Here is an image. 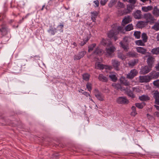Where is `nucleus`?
<instances>
[{
  "label": "nucleus",
  "mask_w": 159,
  "mask_h": 159,
  "mask_svg": "<svg viewBox=\"0 0 159 159\" xmlns=\"http://www.w3.org/2000/svg\"><path fill=\"white\" fill-rule=\"evenodd\" d=\"M132 111L131 113V116H135L137 114V112L136 110V107L134 106H132L131 107Z\"/></svg>",
  "instance_id": "obj_40"
},
{
  "label": "nucleus",
  "mask_w": 159,
  "mask_h": 159,
  "mask_svg": "<svg viewBox=\"0 0 159 159\" xmlns=\"http://www.w3.org/2000/svg\"><path fill=\"white\" fill-rule=\"evenodd\" d=\"M153 84L154 86L157 88H159V80H157L153 81Z\"/></svg>",
  "instance_id": "obj_50"
},
{
  "label": "nucleus",
  "mask_w": 159,
  "mask_h": 159,
  "mask_svg": "<svg viewBox=\"0 0 159 159\" xmlns=\"http://www.w3.org/2000/svg\"><path fill=\"white\" fill-rule=\"evenodd\" d=\"M86 52L85 51H83L79 52L77 55H75L74 56V60H78L80 59L86 54Z\"/></svg>",
  "instance_id": "obj_8"
},
{
  "label": "nucleus",
  "mask_w": 159,
  "mask_h": 159,
  "mask_svg": "<svg viewBox=\"0 0 159 159\" xmlns=\"http://www.w3.org/2000/svg\"><path fill=\"white\" fill-rule=\"evenodd\" d=\"M20 3L19 4H18L17 6L18 7H20L21 8H23L24 7V6L25 5V3Z\"/></svg>",
  "instance_id": "obj_56"
},
{
  "label": "nucleus",
  "mask_w": 159,
  "mask_h": 159,
  "mask_svg": "<svg viewBox=\"0 0 159 159\" xmlns=\"http://www.w3.org/2000/svg\"><path fill=\"white\" fill-rule=\"evenodd\" d=\"M125 7V5L123 3L119 1L116 5V7L118 9L123 8Z\"/></svg>",
  "instance_id": "obj_22"
},
{
  "label": "nucleus",
  "mask_w": 159,
  "mask_h": 159,
  "mask_svg": "<svg viewBox=\"0 0 159 159\" xmlns=\"http://www.w3.org/2000/svg\"><path fill=\"white\" fill-rule=\"evenodd\" d=\"M135 43L138 46H144L145 45V43L141 40H139L135 41Z\"/></svg>",
  "instance_id": "obj_33"
},
{
  "label": "nucleus",
  "mask_w": 159,
  "mask_h": 159,
  "mask_svg": "<svg viewBox=\"0 0 159 159\" xmlns=\"http://www.w3.org/2000/svg\"><path fill=\"white\" fill-rule=\"evenodd\" d=\"M117 102L120 104H127L129 102L128 100L125 98L123 97H119L116 100Z\"/></svg>",
  "instance_id": "obj_7"
},
{
  "label": "nucleus",
  "mask_w": 159,
  "mask_h": 159,
  "mask_svg": "<svg viewBox=\"0 0 159 159\" xmlns=\"http://www.w3.org/2000/svg\"><path fill=\"white\" fill-rule=\"evenodd\" d=\"M94 53L98 55H101L102 53V50L97 47L94 52Z\"/></svg>",
  "instance_id": "obj_38"
},
{
  "label": "nucleus",
  "mask_w": 159,
  "mask_h": 159,
  "mask_svg": "<svg viewBox=\"0 0 159 159\" xmlns=\"http://www.w3.org/2000/svg\"><path fill=\"white\" fill-rule=\"evenodd\" d=\"M98 79L99 80L103 82H107L108 80L107 78L102 74H100Z\"/></svg>",
  "instance_id": "obj_24"
},
{
  "label": "nucleus",
  "mask_w": 159,
  "mask_h": 159,
  "mask_svg": "<svg viewBox=\"0 0 159 159\" xmlns=\"http://www.w3.org/2000/svg\"><path fill=\"white\" fill-rule=\"evenodd\" d=\"M10 30L6 25H3L0 28V33L2 36H4L7 34L9 32Z\"/></svg>",
  "instance_id": "obj_6"
},
{
  "label": "nucleus",
  "mask_w": 159,
  "mask_h": 159,
  "mask_svg": "<svg viewBox=\"0 0 159 159\" xmlns=\"http://www.w3.org/2000/svg\"><path fill=\"white\" fill-rule=\"evenodd\" d=\"M146 104L144 102H142L141 103H135L136 106L139 109H142L145 106Z\"/></svg>",
  "instance_id": "obj_37"
},
{
  "label": "nucleus",
  "mask_w": 159,
  "mask_h": 159,
  "mask_svg": "<svg viewBox=\"0 0 159 159\" xmlns=\"http://www.w3.org/2000/svg\"><path fill=\"white\" fill-rule=\"evenodd\" d=\"M116 1L115 0H111L108 4V6L110 7H111L114 5L116 4Z\"/></svg>",
  "instance_id": "obj_51"
},
{
  "label": "nucleus",
  "mask_w": 159,
  "mask_h": 159,
  "mask_svg": "<svg viewBox=\"0 0 159 159\" xmlns=\"http://www.w3.org/2000/svg\"><path fill=\"white\" fill-rule=\"evenodd\" d=\"M129 56V57H138V54L135 52H129L128 53Z\"/></svg>",
  "instance_id": "obj_30"
},
{
  "label": "nucleus",
  "mask_w": 159,
  "mask_h": 159,
  "mask_svg": "<svg viewBox=\"0 0 159 159\" xmlns=\"http://www.w3.org/2000/svg\"><path fill=\"white\" fill-rule=\"evenodd\" d=\"M108 0H101L100 1V4L102 6H104L107 2Z\"/></svg>",
  "instance_id": "obj_54"
},
{
  "label": "nucleus",
  "mask_w": 159,
  "mask_h": 159,
  "mask_svg": "<svg viewBox=\"0 0 159 159\" xmlns=\"http://www.w3.org/2000/svg\"><path fill=\"white\" fill-rule=\"evenodd\" d=\"M153 9V7L149 6L147 7H143L142 8V10L144 12H147Z\"/></svg>",
  "instance_id": "obj_23"
},
{
  "label": "nucleus",
  "mask_w": 159,
  "mask_h": 159,
  "mask_svg": "<svg viewBox=\"0 0 159 159\" xmlns=\"http://www.w3.org/2000/svg\"><path fill=\"white\" fill-rule=\"evenodd\" d=\"M134 6L131 4L128 5L127 6L126 11L125 12V14L129 13L132 11Z\"/></svg>",
  "instance_id": "obj_26"
},
{
  "label": "nucleus",
  "mask_w": 159,
  "mask_h": 159,
  "mask_svg": "<svg viewBox=\"0 0 159 159\" xmlns=\"http://www.w3.org/2000/svg\"><path fill=\"white\" fill-rule=\"evenodd\" d=\"M119 57L122 60H124L125 58V57L124 56L119 55Z\"/></svg>",
  "instance_id": "obj_62"
},
{
  "label": "nucleus",
  "mask_w": 159,
  "mask_h": 159,
  "mask_svg": "<svg viewBox=\"0 0 159 159\" xmlns=\"http://www.w3.org/2000/svg\"><path fill=\"white\" fill-rule=\"evenodd\" d=\"M139 81L140 83L149 82L150 79L149 75L145 76H140L139 77Z\"/></svg>",
  "instance_id": "obj_5"
},
{
  "label": "nucleus",
  "mask_w": 159,
  "mask_h": 159,
  "mask_svg": "<svg viewBox=\"0 0 159 159\" xmlns=\"http://www.w3.org/2000/svg\"><path fill=\"white\" fill-rule=\"evenodd\" d=\"M136 49L138 52L142 54H145L147 51V50L146 49L140 47H137Z\"/></svg>",
  "instance_id": "obj_17"
},
{
  "label": "nucleus",
  "mask_w": 159,
  "mask_h": 159,
  "mask_svg": "<svg viewBox=\"0 0 159 159\" xmlns=\"http://www.w3.org/2000/svg\"><path fill=\"white\" fill-rule=\"evenodd\" d=\"M48 32L52 35H54L56 32V29L52 27H50L48 30Z\"/></svg>",
  "instance_id": "obj_35"
},
{
  "label": "nucleus",
  "mask_w": 159,
  "mask_h": 159,
  "mask_svg": "<svg viewBox=\"0 0 159 159\" xmlns=\"http://www.w3.org/2000/svg\"><path fill=\"white\" fill-rule=\"evenodd\" d=\"M154 114L157 117H159V112L157 111L155 112Z\"/></svg>",
  "instance_id": "obj_63"
},
{
  "label": "nucleus",
  "mask_w": 159,
  "mask_h": 159,
  "mask_svg": "<svg viewBox=\"0 0 159 159\" xmlns=\"http://www.w3.org/2000/svg\"><path fill=\"white\" fill-rule=\"evenodd\" d=\"M141 32L139 31H135L134 32V35L136 39H139L141 37Z\"/></svg>",
  "instance_id": "obj_36"
},
{
  "label": "nucleus",
  "mask_w": 159,
  "mask_h": 159,
  "mask_svg": "<svg viewBox=\"0 0 159 159\" xmlns=\"http://www.w3.org/2000/svg\"><path fill=\"white\" fill-rule=\"evenodd\" d=\"M152 29L156 31L159 30V23H156L154 25L152 26Z\"/></svg>",
  "instance_id": "obj_46"
},
{
  "label": "nucleus",
  "mask_w": 159,
  "mask_h": 159,
  "mask_svg": "<svg viewBox=\"0 0 159 159\" xmlns=\"http://www.w3.org/2000/svg\"><path fill=\"white\" fill-rule=\"evenodd\" d=\"M143 22L142 21L139 22L137 24V26L139 28H142L143 26Z\"/></svg>",
  "instance_id": "obj_53"
},
{
  "label": "nucleus",
  "mask_w": 159,
  "mask_h": 159,
  "mask_svg": "<svg viewBox=\"0 0 159 159\" xmlns=\"http://www.w3.org/2000/svg\"><path fill=\"white\" fill-rule=\"evenodd\" d=\"M64 27V23H60V24L58 25L57 28L58 29V30L61 31V32L63 31V28Z\"/></svg>",
  "instance_id": "obj_48"
},
{
  "label": "nucleus",
  "mask_w": 159,
  "mask_h": 159,
  "mask_svg": "<svg viewBox=\"0 0 159 159\" xmlns=\"http://www.w3.org/2000/svg\"><path fill=\"white\" fill-rule=\"evenodd\" d=\"M131 38L129 36H125L123 39V42L126 43H128L131 41Z\"/></svg>",
  "instance_id": "obj_43"
},
{
  "label": "nucleus",
  "mask_w": 159,
  "mask_h": 159,
  "mask_svg": "<svg viewBox=\"0 0 159 159\" xmlns=\"http://www.w3.org/2000/svg\"><path fill=\"white\" fill-rule=\"evenodd\" d=\"M126 93L130 97L133 98L135 97V95L133 93V92L129 90L128 89H127L126 90Z\"/></svg>",
  "instance_id": "obj_44"
},
{
  "label": "nucleus",
  "mask_w": 159,
  "mask_h": 159,
  "mask_svg": "<svg viewBox=\"0 0 159 159\" xmlns=\"http://www.w3.org/2000/svg\"><path fill=\"white\" fill-rule=\"evenodd\" d=\"M155 67L157 70L159 71V63L156 65Z\"/></svg>",
  "instance_id": "obj_61"
},
{
  "label": "nucleus",
  "mask_w": 159,
  "mask_h": 159,
  "mask_svg": "<svg viewBox=\"0 0 159 159\" xmlns=\"http://www.w3.org/2000/svg\"><path fill=\"white\" fill-rule=\"evenodd\" d=\"M151 52L153 54H159V47L155 48L152 49Z\"/></svg>",
  "instance_id": "obj_41"
},
{
  "label": "nucleus",
  "mask_w": 159,
  "mask_h": 159,
  "mask_svg": "<svg viewBox=\"0 0 159 159\" xmlns=\"http://www.w3.org/2000/svg\"><path fill=\"white\" fill-rule=\"evenodd\" d=\"M86 88L88 91H90L92 89V84L89 83H88L86 84Z\"/></svg>",
  "instance_id": "obj_52"
},
{
  "label": "nucleus",
  "mask_w": 159,
  "mask_h": 159,
  "mask_svg": "<svg viewBox=\"0 0 159 159\" xmlns=\"http://www.w3.org/2000/svg\"><path fill=\"white\" fill-rule=\"evenodd\" d=\"M83 94L84 95H85L86 97L90 96V95L89 94V93H88V92H84L83 93Z\"/></svg>",
  "instance_id": "obj_60"
},
{
  "label": "nucleus",
  "mask_w": 159,
  "mask_h": 159,
  "mask_svg": "<svg viewBox=\"0 0 159 159\" xmlns=\"http://www.w3.org/2000/svg\"><path fill=\"white\" fill-rule=\"evenodd\" d=\"M56 0H50L48 3L50 5H52L53 3H55Z\"/></svg>",
  "instance_id": "obj_59"
},
{
  "label": "nucleus",
  "mask_w": 159,
  "mask_h": 159,
  "mask_svg": "<svg viewBox=\"0 0 159 159\" xmlns=\"http://www.w3.org/2000/svg\"><path fill=\"white\" fill-rule=\"evenodd\" d=\"M149 76L150 80L156 79L159 77V72L152 71L149 74Z\"/></svg>",
  "instance_id": "obj_14"
},
{
  "label": "nucleus",
  "mask_w": 159,
  "mask_h": 159,
  "mask_svg": "<svg viewBox=\"0 0 159 159\" xmlns=\"http://www.w3.org/2000/svg\"><path fill=\"white\" fill-rule=\"evenodd\" d=\"M132 90L133 92H139V89L138 88L133 87L132 88Z\"/></svg>",
  "instance_id": "obj_57"
},
{
  "label": "nucleus",
  "mask_w": 159,
  "mask_h": 159,
  "mask_svg": "<svg viewBox=\"0 0 159 159\" xmlns=\"http://www.w3.org/2000/svg\"><path fill=\"white\" fill-rule=\"evenodd\" d=\"M152 12L153 15L156 17H159V9L157 6H155L153 8Z\"/></svg>",
  "instance_id": "obj_19"
},
{
  "label": "nucleus",
  "mask_w": 159,
  "mask_h": 159,
  "mask_svg": "<svg viewBox=\"0 0 159 159\" xmlns=\"http://www.w3.org/2000/svg\"><path fill=\"white\" fill-rule=\"evenodd\" d=\"M82 77L84 80L88 81L89 80L90 75L88 73H86L83 75Z\"/></svg>",
  "instance_id": "obj_31"
},
{
  "label": "nucleus",
  "mask_w": 159,
  "mask_h": 159,
  "mask_svg": "<svg viewBox=\"0 0 159 159\" xmlns=\"http://www.w3.org/2000/svg\"><path fill=\"white\" fill-rule=\"evenodd\" d=\"M94 3L95 4V5H94V6L95 7H97L99 6V2L98 0H96L93 1Z\"/></svg>",
  "instance_id": "obj_55"
},
{
  "label": "nucleus",
  "mask_w": 159,
  "mask_h": 159,
  "mask_svg": "<svg viewBox=\"0 0 159 159\" xmlns=\"http://www.w3.org/2000/svg\"><path fill=\"white\" fill-rule=\"evenodd\" d=\"M95 67L96 68L100 70H103L104 69L111 70L112 68V67L111 66L104 65L98 62L96 63Z\"/></svg>",
  "instance_id": "obj_3"
},
{
  "label": "nucleus",
  "mask_w": 159,
  "mask_h": 159,
  "mask_svg": "<svg viewBox=\"0 0 159 159\" xmlns=\"http://www.w3.org/2000/svg\"><path fill=\"white\" fill-rule=\"evenodd\" d=\"M119 34V32L116 30L112 29L110 31L108 34V36L109 38H111Z\"/></svg>",
  "instance_id": "obj_16"
},
{
  "label": "nucleus",
  "mask_w": 159,
  "mask_h": 159,
  "mask_svg": "<svg viewBox=\"0 0 159 159\" xmlns=\"http://www.w3.org/2000/svg\"><path fill=\"white\" fill-rule=\"evenodd\" d=\"M152 68L148 66H146L141 67L140 73L141 74H146L148 73L151 70Z\"/></svg>",
  "instance_id": "obj_4"
},
{
  "label": "nucleus",
  "mask_w": 159,
  "mask_h": 159,
  "mask_svg": "<svg viewBox=\"0 0 159 159\" xmlns=\"http://www.w3.org/2000/svg\"><path fill=\"white\" fill-rule=\"evenodd\" d=\"M90 34L87 35L85 38L84 39L83 41L81 42L80 43V45L81 46H83L89 40L90 38Z\"/></svg>",
  "instance_id": "obj_21"
},
{
  "label": "nucleus",
  "mask_w": 159,
  "mask_h": 159,
  "mask_svg": "<svg viewBox=\"0 0 159 159\" xmlns=\"http://www.w3.org/2000/svg\"><path fill=\"white\" fill-rule=\"evenodd\" d=\"M138 73V71L136 69L132 70L127 75V78L129 79H132Z\"/></svg>",
  "instance_id": "obj_9"
},
{
  "label": "nucleus",
  "mask_w": 159,
  "mask_h": 159,
  "mask_svg": "<svg viewBox=\"0 0 159 159\" xmlns=\"http://www.w3.org/2000/svg\"><path fill=\"white\" fill-rule=\"evenodd\" d=\"M109 77L111 79V80L113 82L116 81L117 78L116 75L114 74H111L109 75Z\"/></svg>",
  "instance_id": "obj_45"
},
{
  "label": "nucleus",
  "mask_w": 159,
  "mask_h": 159,
  "mask_svg": "<svg viewBox=\"0 0 159 159\" xmlns=\"http://www.w3.org/2000/svg\"><path fill=\"white\" fill-rule=\"evenodd\" d=\"M98 13L95 12H92L91 13V18L93 22H95L96 20V18L98 16Z\"/></svg>",
  "instance_id": "obj_28"
},
{
  "label": "nucleus",
  "mask_w": 159,
  "mask_h": 159,
  "mask_svg": "<svg viewBox=\"0 0 159 159\" xmlns=\"http://www.w3.org/2000/svg\"><path fill=\"white\" fill-rule=\"evenodd\" d=\"M111 64L116 70H120V62L117 60L115 59L112 60Z\"/></svg>",
  "instance_id": "obj_12"
},
{
  "label": "nucleus",
  "mask_w": 159,
  "mask_h": 159,
  "mask_svg": "<svg viewBox=\"0 0 159 159\" xmlns=\"http://www.w3.org/2000/svg\"><path fill=\"white\" fill-rule=\"evenodd\" d=\"M141 11L140 10H137L134 13L133 16L136 19H139L141 17Z\"/></svg>",
  "instance_id": "obj_20"
},
{
  "label": "nucleus",
  "mask_w": 159,
  "mask_h": 159,
  "mask_svg": "<svg viewBox=\"0 0 159 159\" xmlns=\"http://www.w3.org/2000/svg\"><path fill=\"white\" fill-rule=\"evenodd\" d=\"M141 38L142 39V40L144 43H145L147 42L148 39V37L146 33H142L141 35Z\"/></svg>",
  "instance_id": "obj_32"
},
{
  "label": "nucleus",
  "mask_w": 159,
  "mask_h": 159,
  "mask_svg": "<svg viewBox=\"0 0 159 159\" xmlns=\"http://www.w3.org/2000/svg\"><path fill=\"white\" fill-rule=\"evenodd\" d=\"M154 106L157 110L159 111V106H157L156 105H154Z\"/></svg>",
  "instance_id": "obj_64"
},
{
  "label": "nucleus",
  "mask_w": 159,
  "mask_h": 159,
  "mask_svg": "<svg viewBox=\"0 0 159 159\" xmlns=\"http://www.w3.org/2000/svg\"><path fill=\"white\" fill-rule=\"evenodd\" d=\"M129 2L131 3L134 4L136 3V0H129Z\"/></svg>",
  "instance_id": "obj_58"
},
{
  "label": "nucleus",
  "mask_w": 159,
  "mask_h": 159,
  "mask_svg": "<svg viewBox=\"0 0 159 159\" xmlns=\"http://www.w3.org/2000/svg\"><path fill=\"white\" fill-rule=\"evenodd\" d=\"M96 46V44L95 43L89 45L88 46V52H90L92 51Z\"/></svg>",
  "instance_id": "obj_39"
},
{
  "label": "nucleus",
  "mask_w": 159,
  "mask_h": 159,
  "mask_svg": "<svg viewBox=\"0 0 159 159\" xmlns=\"http://www.w3.org/2000/svg\"><path fill=\"white\" fill-rule=\"evenodd\" d=\"M154 61V58L152 56H149L148 57L146 62L148 66L152 68Z\"/></svg>",
  "instance_id": "obj_15"
},
{
  "label": "nucleus",
  "mask_w": 159,
  "mask_h": 159,
  "mask_svg": "<svg viewBox=\"0 0 159 159\" xmlns=\"http://www.w3.org/2000/svg\"><path fill=\"white\" fill-rule=\"evenodd\" d=\"M120 46L126 52L128 51L129 49L128 43H125L124 42L121 41L120 43Z\"/></svg>",
  "instance_id": "obj_18"
},
{
  "label": "nucleus",
  "mask_w": 159,
  "mask_h": 159,
  "mask_svg": "<svg viewBox=\"0 0 159 159\" xmlns=\"http://www.w3.org/2000/svg\"><path fill=\"white\" fill-rule=\"evenodd\" d=\"M144 17L146 19L147 23H153L156 20L151 13H148L144 14Z\"/></svg>",
  "instance_id": "obj_2"
},
{
  "label": "nucleus",
  "mask_w": 159,
  "mask_h": 159,
  "mask_svg": "<svg viewBox=\"0 0 159 159\" xmlns=\"http://www.w3.org/2000/svg\"><path fill=\"white\" fill-rule=\"evenodd\" d=\"M153 98L155 99V103L159 105V92L156 90L153 93Z\"/></svg>",
  "instance_id": "obj_13"
},
{
  "label": "nucleus",
  "mask_w": 159,
  "mask_h": 159,
  "mask_svg": "<svg viewBox=\"0 0 159 159\" xmlns=\"http://www.w3.org/2000/svg\"><path fill=\"white\" fill-rule=\"evenodd\" d=\"M120 82L121 83L126 86H129L130 85L129 82L127 80H125L124 77H121L120 79Z\"/></svg>",
  "instance_id": "obj_25"
},
{
  "label": "nucleus",
  "mask_w": 159,
  "mask_h": 159,
  "mask_svg": "<svg viewBox=\"0 0 159 159\" xmlns=\"http://www.w3.org/2000/svg\"><path fill=\"white\" fill-rule=\"evenodd\" d=\"M117 30H118V31H117L118 32H120L123 33V34L125 33V30L122 26H119L118 27Z\"/></svg>",
  "instance_id": "obj_47"
},
{
  "label": "nucleus",
  "mask_w": 159,
  "mask_h": 159,
  "mask_svg": "<svg viewBox=\"0 0 159 159\" xmlns=\"http://www.w3.org/2000/svg\"><path fill=\"white\" fill-rule=\"evenodd\" d=\"M111 43L110 42H109L108 40H106L105 39H103L102 40L101 42V44L103 45V46H106L107 45L108 46V43Z\"/></svg>",
  "instance_id": "obj_42"
},
{
  "label": "nucleus",
  "mask_w": 159,
  "mask_h": 159,
  "mask_svg": "<svg viewBox=\"0 0 159 159\" xmlns=\"http://www.w3.org/2000/svg\"><path fill=\"white\" fill-rule=\"evenodd\" d=\"M94 94L95 96L99 101H103L104 100V96L102 93L99 92L98 90H95Z\"/></svg>",
  "instance_id": "obj_11"
},
{
  "label": "nucleus",
  "mask_w": 159,
  "mask_h": 159,
  "mask_svg": "<svg viewBox=\"0 0 159 159\" xmlns=\"http://www.w3.org/2000/svg\"><path fill=\"white\" fill-rule=\"evenodd\" d=\"M138 62V60L137 59H135L130 61L129 62L128 64L129 66L133 67Z\"/></svg>",
  "instance_id": "obj_34"
},
{
  "label": "nucleus",
  "mask_w": 159,
  "mask_h": 159,
  "mask_svg": "<svg viewBox=\"0 0 159 159\" xmlns=\"http://www.w3.org/2000/svg\"><path fill=\"white\" fill-rule=\"evenodd\" d=\"M132 20V18L131 16H125L122 21V25L124 26L125 25L130 22Z\"/></svg>",
  "instance_id": "obj_10"
},
{
  "label": "nucleus",
  "mask_w": 159,
  "mask_h": 159,
  "mask_svg": "<svg viewBox=\"0 0 159 159\" xmlns=\"http://www.w3.org/2000/svg\"><path fill=\"white\" fill-rule=\"evenodd\" d=\"M112 86L117 89H120L121 88V85L119 84L113 83L112 84Z\"/></svg>",
  "instance_id": "obj_49"
},
{
  "label": "nucleus",
  "mask_w": 159,
  "mask_h": 159,
  "mask_svg": "<svg viewBox=\"0 0 159 159\" xmlns=\"http://www.w3.org/2000/svg\"><path fill=\"white\" fill-rule=\"evenodd\" d=\"M134 29V26L132 24H130L127 25L125 28L126 31H129Z\"/></svg>",
  "instance_id": "obj_27"
},
{
  "label": "nucleus",
  "mask_w": 159,
  "mask_h": 159,
  "mask_svg": "<svg viewBox=\"0 0 159 159\" xmlns=\"http://www.w3.org/2000/svg\"><path fill=\"white\" fill-rule=\"evenodd\" d=\"M139 99L142 101H147L149 100L150 98L147 95H143L139 97Z\"/></svg>",
  "instance_id": "obj_29"
},
{
  "label": "nucleus",
  "mask_w": 159,
  "mask_h": 159,
  "mask_svg": "<svg viewBox=\"0 0 159 159\" xmlns=\"http://www.w3.org/2000/svg\"><path fill=\"white\" fill-rule=\"evenodd\" d=\"M116 50L115 47L111 43H108L105 49V53L108 56H111Z\"/></svg>",
  "instance_id": "obj_1"
}]
</instances>
